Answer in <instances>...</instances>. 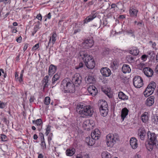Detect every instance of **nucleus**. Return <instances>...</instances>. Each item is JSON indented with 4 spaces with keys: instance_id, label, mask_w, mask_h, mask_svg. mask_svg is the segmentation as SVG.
I'll use <instances>...</instances> for the list:
<instances>
[{
    "instance_id": "1",
    "label": "nucleus",
    "mask_w": 158,
    "mask_h": 158,
    "mask_svg": "<svg viewBox=\"0 0 158 158\" xmlns=\"http://www.w3.org/2000/svg\"><path fill=\"white\" fill-rule=\"evenodd\" d=\"M71 81L67 78L64 79L60 85V89L64 93H74L75 91V87Z\"/></svg>"
},
{
    "instance_id": "2",
    "label": "nucleus",
    "mask_w": 158,
    "mask_h": 158,
    "mask_svg": "<svg viewBox=\"0 0 158 158\" xmlns=\"http://www.w3.org/2000/svg\"><path fill=\"white\" fill-rule=\"evenodd\" d=\"M76 111L83 118L92 116L94 112L93 108L90 106H84L82 103L77 105Z\"/></svg>"
},
{
    "instance_id": "3",
    "label": "nucleus",
    "mask_w": 158,
    "mask_h": 158,
    "mask_svg": "<svg viewBox=\"0 0 158 158\" xmlns=\"http://www.w3.org/2000/svg\"><path fill=\"white\" fill-rule=\"evenodd\" d=\"M147 135V139H148V143L146 147L150 151L152 150L154 147L156 143L158 141V138L155 133L151 132L150 131L148 132Z\"/></svg>"
},
{
    "instance_id": "4",
    "label": "nucleus",
    "mask_w": 158,
    "mask_h": 158,
    "mask_svg": "<svg viewBox=\"0 0 158 158\" xmlns=\"http://www.w3.org/2000/svg\"><path fill=\"white\" fill-rule=\"evenodd\" d=\"M119 139L118 136L117 134H108L106 137V140L108 147H112Z\"/></svg>"
},
{
    "instance_id": "5",
    "label": "nucleus",
    "mask_w": 158,
    "mask_h": 158,
    "mask_svg": "<svg viewBox=\"0 0 158 158\" xmlns=\"http://www.w3.org/2000/svg\"><path fill=\"white\" fill-rule=\"evenodd\" d=\"M156 87V84L154 82L150 83L146 89L143 92L144 95L145 97H148L152 94L153 92Z\"/></svg>"
},
{
    "instance_id": "6",
    "label": "nucleus",
    "mask_w": 158,
    "mask_h": 158,
    "mask_svg": "<svg viewBox=\"0 0 158 158\" xmlns=\"http://www.w3.org/2000/svg\"><path fill=\"white\" fill-rule=\"evenodd\" d=\"M134 85L136 88H140L143 85V80L142 78L139 76H135L133 79Z\"/></svg>"
},
{
    "instance_id": "7",
    "label": "nucleus",
    "mask_w": 158,
    "mask_h": 158,
    "mask_svg": "<svg viewBox=\"0 0 158 158\" xmlns=\"http://www.w3.org/2000/svg\"><path fill=\"white\" fill-rule=\"evenodd\" d=\"M72 81L75 86H78L81 84L82 78L79 74L76 73L73 76Z\"/></svg>"
},
{
    "instance_id": "8",
    "label": "nucleus",
    "mask_w": 158,
    "mask_h": 158,
    "mask_svg": "<svg viewBox=\"0 0 158 158\" xmlns=\"http://www.w3.org/2000/svg\"><path fill=\"white\" fill-rule=\"evenodd\" d=\"M138 134L139 137L141 140L147 139V133L143 126L139 127L138 131Z\"/></svg>"
},
{
    "instance_id": "9",
    "label": "nucleus",
    "mask_w": 158,
    "mask_h": 158,
    "mask_svg": "<svg viewBox=\"0 0 158 158\" xmlns=\"http://www.w3.org/2000/svg\"><path fill=\"white\" fill-rule=\"evenodd\" d=\"M57 35L56 32H54L53 33L50 35L49 36V39L47 45L46 46L47 49L49 46L52 47L53 45L55 44L56 40Z\"/></svg>"
},
{
    "instance_id": "10",
    "label": "nucleus",
    "mask_w": 158,
    "mask_h": 158,
    "mask_svg": "<svg viewBox=\"0 0 158 158\" xmlns=\"http://www.w3.org/2000/svg\"><path fill=\"white\" fill-rule=\"evenodd\" d=\"M97 15V12H95L94 11H93L92 12L91 14L87 17L84 20V23H87L92 21L96 17Z\"/></svg>"
},
{
    "instance_id": "11",
    "label": "nucleus",
    "mask_w": 158,
    "mask_h": 158,
    "mask_svg": "<svg viewBox=\"0 0 158 158\" xmlns=\"http://www.w3.org/2000/svg\"><path fill=\"white\" fill-rule=\"evenodd\" d=\"M100 72L104 77H107L109 76L111 73L110 69L107 67H103L101 69Z\"/></svg>"
},
{
    "instance_id": "12",
    "label": "nucleus",
    "mask_w": 158,
    "mask_h": 158,
    "mask_svg": "<svg viewBox=\"0 0 158 158\" xmlns=\"http://www.w3.org/2000/svg\"><path fill=\"white\" fill-rule=\"evenodd\" d=\"M143 71L145 75L148 77H152L153 74L152 69L149 67H147L144 68Z\"/></svg>"
},
{
    "instance_id": "13",
    "label": "nucleus",
    "mask_w": 158,
    "mask_h": 158,
    "mask_svg": "<svg viewBox=\"0 0 158 158\" xmlns=\"http://www.w3.org/2000/svg\"><path fill=\"white\" fill-rule=\"evenodd\" d=\"M93 41L92 39H87L85 40L83 43L82 45L85 48H89L92 47L93 45Z\"/></svg>"
},
{
    "instance_id": "14",
    "label": "nucleus",
    "mask_w": 158,
    "mask_h": 158,
    "mask_svg": "<svg viewBox=\"0 0 158 158\" xmlns=\"http://www.w3.org/2000/svg\"><path fill=\"white\" fill-rule=\"evenodd\" d=\"M87 90L89 94L93 96L96 95L98 92L97 89L94 85H90L88 87Z\"/></svg>"
},
{
    "instance_id": "15",
    "label": "nucleus",
    "mask_w": 158,
    "mask_h": 158,
    "mask_svg": "<svg viewBox=\"0 0 158 158\" xmlns=\"http://www.w3.org/2000/svg\"><path fill=\"white\" fill-rule=\"evenodd\" d=\"M80 56L81 57L85 63L93 59L92 57L86 53L82 52L80 53Z\"/></svg>"
},
{
    "instance_id": "16",
    "label": "nucleus",
    "mask_w": 158,
    "mask_h": 158,
    "mask_svg": "<svg viewBox=\"0 0 158 158\" xmlns=\"http://www.w3.org/2000/svg\"><path fill=\"white\" fill-rule=\"evenodd\" d=\"M138 10L137 8L135 7H131L129 10V14L130 16L132 17L136 18Z\"/></svg>"
},
{
    "instance_id": "17",
    "label": "nucleus",
    "mask_w": 158,
    "mask_h": 158,
    "mask_svg": "<svg viewBox=\"0 0 158 158\" xmlns=\"http://www.w3.org/2000/svg\"><path fill=\"white\" fill-rule=\"evenodd\" d=\"M100 132L98 129H96L91 133V136L94 140H96L100 137Z\"/></svg>"
},
{
    "instance_id": "18",
    "label": "nucleus",
    "mask_w": 158,
    "mask_h": 158,
    "mask_svg": "<svg viewBox=\"0 0 158 158\" xmlns=\"http://www.w3.org/2000/svg\"><path fill=\"white\" fill-rule=\"evenodd\" d=\"M49 77L48 76H46L44 77L43 80L42 81V84L44 85L43 89L44 90V89L48 88V85H49Z\"/></svg>"
},
{
    "instance_id": "19",
    "label": "nucleus",
    "mask_w": 158,
    "mask_h": 158,
    "mask_svg": "<svg viewBox=\"0 0 158 158\" xmlns=\"http://www.w3.org/2000/svg\"><path fill=\"white\" fill-rule=\"evenodd\" d=\"M130 144L133 149H135L138 146L137 141L136 138L132 137L130 140Z\"/></svg>"
},
{
    "instance_id": "20",
    "label": "nucleus",
    "mask_w": 158,
    "mask_h": 158,
    "mask_svg": "<svg viewBox=\"0 0 158 158\" xmlns=\"http://www.w3.org/2000/svg\"><path fill=\"white\" fill-rule=\"evenodd\" d=\"M101 114L103 116H106L108 111V106L105 107H99Z\"/></svg>"
},
{
    "instance_id": "21",
    "label": "nucleus",
    "mask_w": 158,
    "mask_h": 158,
    "mask_svg": "<svg viewBox=\"0 0 158 158\" xmlns=\"http://www.w3.org/2000/svg\"><path fill=\"white\" fill-rule=\"evenodd\" d=\"M86 67L89 69H93L94 67L95 63L93 58L85 63Z\"/></svg>"
},
{
    "instance_id": "22",
    "label": "nucleus",
    "mask_w": 158,
    "mask_h": 158,
    "mask_svg": "<svg viewBox=\"0 0 158 158\" xmlns=\"http://www.w3.org/2000/svg\"><path fill=\"white\" fill-rule=\"evenodd\" d=\"M86 82L87 83H93L95 81V79L93 74H89L87 77L85 78Z\"/></svg>"
},
{
    "instance_id": "23",
    "label": "nucleus",
    "mask_w": 158,
    "mask_h": 158,
    "mask_svg": "<svg viewBox=\"0 0 158 158\" xmlns=\"http://www.w3.org/2000/svg\"><path fill=\"white\" fill-rule=\"evenodd\" d=\"M154 97L151 96L148 97L147 99L146 102V105L150 106H152L154 102Z\"/></svg>"
},
{
    "instance_id": "24",
    "label": "nucleus",
    "mask_w": 158,
    "mask_h": 158,
    "mask_svg": "<svg viewBox=\"0 0 158 158\" xmlns=\"http://www.w3.org/2000/svg\"><path fill=\"white\" fill-rule=\"evenodd\" d=\"M56 66L51 64L50 65L48 70L49 76H52L56 72Z\"/></svg>"
},
{
    "instance_id": "25",
    "label": "nucleus",
    "mask_w": 158,
    "mask_h": 158,
    "mask_svg": "<svg viewBox=\"0 0 158 158\" xmlns=\"http://www.w3.org/2000/svg\"><path fill=\"white\" fill-rule=\"evenodd\" d=\"M131 69L129 65L127 64H124L122 68V71L124 73H130Z\"/></svg>"
},
{
    "instance_id": "26",
    "label": "nucleus",
    "mask_w": 158,
    "mask_h": 158,
    "mask_svg": "<svg viewBox=\"0 0 158 158\" xmlns=\"http://www.w3.org/2000/svg\"><path fill=\"white\" fill-rule=\"evenodd\" d=\"M141 119L142 122L144 123L147 122L148 119V112H144L141 116Z\"/></svg>"
},
{
    "instance_id": "27",
    "label": "nucleus",
    "mask_w": 158,
    "mask_h": 158,
    "mask_svg": "<svg viewBox=\"0 0 158 158\" xmlns=\"http://www.w3.org/2000/svg\"><path fill=\"white\" fill-rule=\"evenodd\" d=\"M94 139L91 137V138L90 137H87L85 139V142L89 146H92L95 143V140Z\"/></svg>"
},
{
    "instance_id": "28",
    "label": "nucleus",
    "mask_w": 158,
    "mask_h": 158,
    "mask_svg": "<svg viewBox=\"0 0 158 158\" xmlns=\"http://www.w3.org/2000/svg\"><path fill=\"white\" fill-rule=\"evenodd\" d=\"M128 110L126 108H124L122 109L121 111V119L122 121L124 120V118L128 115Z\"/></svg>"
},
{
    "instance_id": "29",
    "label": "nucleus",
    "mask_w": 158,
    "mask_h": 158,
    "mask_svg": "<svg viewBox=\"0 0 158 158\" xmlns=\"http://www.w3.org/2000/svg\"><path fill=\"white\" fill-rule=\"evenodd\" d=\"M118 97L119 99L125 100L128 99V97L123 92H120L118 94Z\"/></svg>"
},
{
    "instance_id": "30",
    "label": "nucleus",
    "mask_w": 158,
    "mask_h": 158,
    "mask_svg": "<svg viewBox=\"0 0 158 158\" xmlns=\"http://www.w3.org/2000/svg\"><path fill=\"white\" fill-rule=\"evenodd\" d=\"M75 149L73 148H69L66 151V154L67 156H72L75 153Z\"/></svg>"
},
{
    "instance_id": "31",
    "label": "nucleus",
    "mask_w": 158,
    "mask_h": 158,
    "mask_svg": "<svg viewBox=\"0 0 158 158\" xmlns=\"http://www.w3.org/2000/svg\"><path fill=\"white\" fill-rule=\"evenodd\" d=\"M130 52L134 56H137L139 53V51L136 47H134L130 50Z\"/></svg>"
},
{
    "instance_id": "32",
    "label": "nucleus",
    "mask_w": 158,
    "mask_h": 158,
    "mask_svg": "<svg viewBox=\"0 0 158 158\" xmlns=\"http://www.w3.org/2000/svg\"><path fill=\"white\" fill-rule=\"evenodd\" d=\"M32 122L33 124L36 125L37 126L42 127L43 121L41 119H38L36 120H32Z\"/></svg>"
},
{
    "instance_id": "33",
    "label": "nucleus",
    "mask_w": 158,
    "mask_h": 158,
    "mask_svg": "<svg viewBox=\"0 0 158 158\" xmlns=\"http://www.w3.org/2000/svg\"><path fill=\"white\" fill-rule=\"evenodd\" d=\"M60 78V76L57 73L56 74L53 76L52 79V85H54L55 83Z\"/></svg>"
},
{
    "instance_id": "34",
    "label": "nucleus",
    "mask_w": 158,
    "mask_h": 158,
    "mask_svg": "<svg viewBox=\"0 0 158 158\" xmlns=\"http://www.w3.org/2000/svg\"><path fill=\"white\" fill-rule=\"evenodd\" d=\"M102 156V158H112L110 154L107 152H103Z\"/></svg>"
},
{
    "instance_id": "35",
    "label": "nucleus",
    "mask_w": 158,
    "mask_h": 158,
    "mask_svg": "<svg viewBox=\"0 0 158 158\" xmlns=\"http://www.w3.org/2000/svg\"><path fill=\"white\" fill-rule=\"evenodd\" d=\"M0 115L2 120L6 123L8 120L6 118V115L3 112H1L0 114Z\"/></svg>"
},
{
    "instance_id": "36",
    "label": "nucleus",
    "mask_w": 158,
    "mask_h": 158,
    "mask_svg": "<svg viewBox=\"0 0 158 158\" xmlns=\"http://www.w3.org/2000/svg\"><path fill=\"white\" fill-rule=\"evenodd\" d=\"M98 106L99 107L108 106L106 102L103 100H100L98 102Z\"/></svg>"
},
{
    "instance_id": "37",
    "label": "nucleus",
    "mask_w": 158,
    "mask_h": 158,
    "mask_svg": "<svg viewBox=\"0 0 158 158\" xmlns=\"http://www.w3.org/2000/svg\"><path fill=\"white\" fill-rule=\"evenodd\" d=\"M89 123V121L88 120L84 121L82 124L83 127L85 129H88L89 127V125H90Z\"/></svg>"
},
{
    "instance_id": "38",
    "label": "nucleus",
    "mask_w": 158,
    "mask_h": 158,
    "mask_svg": "<svg viewBox=\"0 0 158 158\" xmlns=\"http://www.w3.org/2000/svg\"><path fill=\"white\" fill-rule=\"evenodd\" d=\"M41 142L40 145L42 149L43 150L46 149V146L45 142L44 141V138L43 137V138H41Z\"/></svg>"
},
{
    "instance_id": "39",
    "label": "nucleus",
    "mask_w": 158,
    "mask_h": 158,
    "mask_svg": "<svg viewBox=\"0 0 158 158\" xmlns=\"http://www.w3.org/2000/svg\"><path fill=\"white\" fill-rule=\"evenodd\" d=\"M50 102V98L49 97H46L45 98L44 103L46 105H49Z\"/></svg>"
},
{
    "instance_id": "40",
    "label": "nucleus",
    "mask_w": 158,
    "mask_h": 158,
    "mask_svg": "<svg viewBox=\"0 0 158 158\" xmlns=\"http://www.w3.org/2000/svg\"><path fill=\"white\" fill-rule=\"evenodd\" d=\"M111 67L113 69H115L118 67V64L116 61H114L111 63Z\"/></svg>"
},
{
    "instance_id": "41",
    "label": "nucleus",
    "mask_w": 158,
    "mask_h": 158,
    "mask_svg": "<svg viewBox=\"0 0 158 158\" xmlns=\"http://www.w3.org/2000/svg\"><path fill=\"white\" fill-rule=\"evenodd\" d=\"M101 20L98 19L97 22V23L96 24L92 25V26L93 27H97L98 28H99L101 25Z\"/></svg>"
},
{
    "instance_id": "42",
    "label": "nucleus",
    "mask_w": 158,
    "mask_h": 158,
    "mask_svg": "<svg viewBox=\"0 0 158 158\" xmlns=\"http://www.w3.org/2000/svg\"><path fill=\"white\" fill-rule=\"evenodd\" d=\"M152 122L154 124L158 125V116L154 117L152 119Z\"/></svg>"
},
{
    "instance_id": "43",
    "label": "nucleus",
    "mask_w": 158,
    "mask_h": 158,
    "mask_svg": "<svg viewBox=\"0 0 158 158\" xmlns=\"http://www.w3.org/2000/svg\"><path fill=\"white\" fill-rule=\"evenodd\" d=\"M127 61L129 63H132L134 62L135 60L134 59V58H133L131 56H129L127 57Z\"/></svg>"
},
{
    "instance_id": "44",
    "label": "nucleus",
    "mask_w": 158,
    "mask_h": 158,
    "mask_svg": "<svg viewBox=\"0 0 158 158\" xmlns=\"http://www.w3.org/2000/svg\"><path fill=\"white\" fill-rule=\"evenodd\" d=\"M135 31L133 29H130L129 30H128L127 31V32L129 34H131V36L135 38V35L134 34V33Z\"/></svg>"
},
{
    "instance_id": "45",
    "label": "nucleus",
    "mask_w": 158,
    "mask_h": 158,
    "mask_svg": "<svg viewBox=\"0 0 158 158\" xmlns=\"http://www.w3.org/2000/svg\"><path fill=\"white\" fill-rule=\"evenodd\" d=\"M51 126L50 125L47 126V128H46V132L45 134L48 135L51 131Z\"/></svg>"
},
{
    "instance_id": "46",
    "label": "nucleus",
    "mask_w": 158,
    "mask_h": 158,
    "mask_svg": "<svg viewBox=\"0 0 158 158\" xmlns=\"http://www.w3.org/2000/svg\"><path fill=\"white\" fill-rule=\"evenodd\" d=\"M9 27L11 28V31L12 33H16L17 32V30L16 28L15 27H13V26H10Z\"/></svg>"
},
{
    "instance_id": "47",
    "label": "nucleus",
    "mask_w": 158,
    "mask_h": 158,
    "mask_svg": "<svg viewBox=\"0 0 158 158\" xmlns=\"http://www.w3.org/2000/svg\"><path fill=\"white\" fill-rule=\"evenodd\" d=\"M149 44L152 45V46L153 48L156 49V44L155 42H153L152 41H150L149 42Z\"/></svg>"
},
{
    "instance_id": "48",
    "label": "nucleus",
    "mask_w": 158,
    "mask_h": 158,
    "mask_svg": "<svg viewBox=\"0 0 158 158\" xmlns=\"http://www.w3.org/2000/svg\"><path fill=\"white\" fill-rule=\"evenodd\" d=\"M1 138L2 139V140L3 141H5L7 140L6 136L5 135H1Z\"/></svg>"
},
{
    "instance_id": "49",
    "label": "nucleus",
    "mask_w": 158,
    "mask_h": 158,
    "mask_svg": "<svg viewBox=\"0 0 158 158\" xmlns=\"http://www.w3.org/2000/svg\"><path fill=\"white\" fill-rule=\"evenodd\" d=\"M83 63L82 62H80L79 63L78 65L76 66L75 69H78L80 68H82L83 67Z\"/></svg>"
},
{
    "instance_id": "50",
    "label": "nucleus",
    "mask_w": 158,
    "mask_h": 158,
    "mask_svg": "<svg viewBox=\"0 0 158 158\" xmlns=\"http://www.w3.org/2000/svg\"><path fill=\"white\" fill-rule=\"evenodd\" d=\"M6 103L2 102L0 101V108L1 109L4 108L6 106Z\"/></svg>"
},
{
    "instance_id": "51",
    "label": "nucleus",
    "mask_w": 158,
    "mask_h": 158,
    "mask_svg": "<svg viewBox=\"0 0 158 158\" xmlns=\"http://www.w3.org/2000/svg\"><path fill=\"white\" fill-rule=\"evenodd\" d=\"M148 56L147 55L144 54L141 56V58L142 60L143 61H144L147 60L148 58Z\"/></svg>"
},
{
    "instance_id": "52",
    "label": "nucleus",
    "mask_w": 158,
    "mask_h": 158,
    "mask_svg": "<svg viewBox=\"0 0 158 158\" xmlns=\"http://www.w3.org/2000/svg\"><path fill=\"white\" fill-rule=\"evenodd\" d=\"M53 134L52 133H51L49 134L48 137V141L49 143H50V142H51V140H52V136Z\"/></svg>"
},
{
    "instance_id": "53",
    "label": "nucleus",
    "mask_w": 158,
    "mask_h": 158,
    "mask_svg": "<svg viewBox=\"0 0 158 158\" xmlns=\"http://www.w3.org/2000/svg\"><path fill=\"white\" fill-rule=\"evenodd\" d=\"M39 47V44H35L33 47L32 49L36 50Z\"/></svg>"
},
{
    "instance_id": "54",
    "label": "nucleus",
    "mask_w": 158,
    "mask_h": 158,
    "mask_svg": "<svg viewBox=\"0 0 158 158\" xmlns=\"http://www.w3.org/2000/svg\"><path fill=\"white\" fill-rule=\"evenodd\" d=\"M23 74L22 73H21L20 74V77L19 78V81L20 82H21L22 81H23Z\"/></svg>"
},
{
    "instance_id": "55",
    "label": "nucleus",
    "mask_w": 158,
    "mask_h": 158,
    "mask_svg": "<svg viewBox=\"0 0 158 158\" xmlns=\"http://www.w3.org/2000/svg\"><path fill=\"white\" fill-rule=\"evenodd\" d=\"M36 18L40 21H41L42 17L40 14L36 16Z\"/></svg>"
},
{
    "instance_id": "56",
    "label": "nucleus",
    "mask_w": 158,
    "mask_h": 158,
    "mask_svg": "<svg viewBox=\"0 0 158 158\" xmlns=\"http://www.w3.org/2000/svg\"><path fill=\"white\" fill-rule=\"evenodd\" d=\"M10 0H0V3L3 2L4 3H7Z\"/></svg>"
},
{
    "instance_id": "57",
    "label": "nucleus",
    "mask_w": 158,
    "mask_h": 158,
    "mask_svg": "<svg viewBox=\"0 0 158 158\" xmlns=\"http://www.w3.org/2000/svg\"><path fill=\"white\" fill-rule=\"evenodd\" d=\"M81 30L80 28H78L77 29H75L74 31V34H76L77 32H79Z\"/></svg>"
},
{
    "instance_id": "58",
    "label": "nucleus",
    "mask_w": 158,
    "mask_h": 158,
    "mask_svg": "<svg viewBox=\"0 0 158 158\" xmlns=\"http://www.w3.org/2000/svg\"><path fill=\"white\" fill-rule=\"evenodd\" d=\"M22 40V37L20 36L17 39L16 41L18 43H20Z\"/></svg>"
},
{
    "instance_id": "59",
    "label": "nucleus",
    "mask_w": 158,
    "mask_h": 158,
    "mask_svg": "<svg viewBox=\"0 0 158 158\" xmlns=\"http://www.w3.org/2000/svg\"><path fill=\"white\" fill-rule=\"evenodd\" d=\"M38 154H39L38 157V158H44V156L42 154L39 153H38Z\"/></svg>"
},
{
    "instance_id": "60",
    "label": "nucleus",
    "mask_w": 158,
    "mask_h": 158,
    "mask_svg": "<svg viewBox=\"0 0 158 158\" xmlns=\"http://www.w3.org/2000/svg\"><path fill=\"white\" fill-rule=\"evenodd\" d=\"M137 25L139 26L140 27H141V25H143V26L144 25L142 21L137 23Z\"/></svg>"
},
{
    "instance_id": "61",
    "label": "nucleus",
    "mask_w": 158,
    "mask_h": 158,
    "mask_svg": "<svg viewBox=\"0 0 158 158\" xmlns=\"http://www.w3.org/2000/svg\"><path fill=\"white\" fill-rule=\"evenodd\" d=\"M47 18H48L49 19H51V14L50 13H49L48 15L47 16Z\"/></svg>"
},
{
    "instance_id": "62",
    "label": "nucleus",
    "mask_w": 158,
    "mask_h": 158,
    "mask_svg": "<svg viewBox=\"0 0 158 158\" xmlns=\"http://www.w3.org/2000/svg\"><path fill=\"white\" fill-rule=\"evenodd\" d=\"M28 48V45L27 44H25L23 48V50L24 51L26 50Z\"/></svg>"
},
{
    "instance_id": "63",
    "label": "nucleus",
    "mask_w": 158,
    "mask_h": 158,
    "mask_svg": "<svg viewBox=\"0 0 158 158\" xmlns=\"http://www.w3.org/2000/svg\"><path fill=\"white\" fill-rule=\"evenodd\" d=\"M37 32V30H36L35 29L34 30V31L32 32L31 35L32 36H33Z\"/></svg>"
},
{
    "instance_id": "64",
    "label": "nucleus",
    "mask_w": 158,
    "mask_h": 158,
    "mask_svg": "<svg viewBox=\"0 0 158 158\" xmlns=\"http://www.w3.org/2000/svg\"><path fill=\"white\" fill-rule=\"evenodd\" d=\"M117 6L115 4L113 3L111 5V8H114L115 7H117Z\"/></svg>"
}]
</instances>
